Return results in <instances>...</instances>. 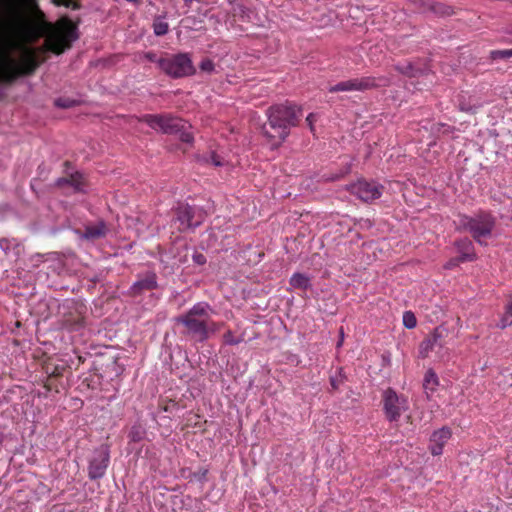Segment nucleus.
<instances>
[{"instance_id":"obj_1","label":"nucleus","mask_w":512,"mask_h":512,"mask_svg":"<svg viewBox=\"0 0 512 512\" xmlns=\"http://www.w3.org/2000/svg\"><path fill=\"white\" fill-rule=\"evenodd\" d=\"M21 28L0 8V83H11L37 67L35 51L18 44Z\"/></svg>"},{"instance_id":"obj_2","label":"nucleus","mask_w":512,"mask_h":512,"mask_svg":"<svg viewBox=\"0 0 512 512\" xmlns=\"http://www.w3.org/2000/svg\"><path fill=\"white\" fill-rule=\"evenodd\" d=\"M268 126L273 131L270 132L264 127L266 137L276 139L272 146L279 147L289 136L290 129L297 126L302 117V109L294 103L286 102L284 104H275L267 109Z\"/></svg>"},{"instance_id":"obj_3","label":"nucleus","mask_w":512,"mask_h":512,"mask_svg":"<svg viewBox=\"0 0 512 512\" xmlns=\"http://www.w3.org/2000/svg\"><path fill=\"white\" fill-rule=\"evenodd\" d=\"M158 66L165 74L175 79L190 76L196 72L188 53L161 57Z\"/></svg>"},{"instance_id":"obj_4","label":"nucleus","mask_w":512,"mask_h":512,"mask_svg":"<svg viewBox=\"0 0 512 512\" xmlns=\"http://www.w3.org/2000/svg\"><path fill=\"white\" fill-rule=\"evenodd\" d=\"M390 84V79L386 76H365L361 78H353L338 82L328 88L330 93L350 92V91H366L379 87H386Z\"/></svg>"},{"instance_id":"obj_5","label":"nucleus","mask_w":512,"mask_h":512,"mask_svg":"<svg viewBox=\"0 0 512 512\" xmlns=\"http://www.w3.org/2000/svg\"><path fill=\"white\" fill-rule=\"evenodd\" d=\"M139 121L146 123L150 128L163 134H177L181 127L186 125V121L171 114H145L139 118Z\"/></svg>"},{"instance_id":"obj_6","label":"nucleus","mask_w":512,"mask_h":512,"mask_svg":"<svg viewBox=\"0 0 512 512\" xmlns=\"http://www.w3.org/2000/svg\"><path fill=\"white\" fill-rule=\"evenodd\" d=\"M77 27L67 24L62 28L53 30L46 38L47 49L57 55L71 47V43L78 39Z\"/></svg>"},{"instance_id":"obj_7","label":"nucleus","mask_w":512,"mask_h":512,"mask_svg":"<svg viewBox=\"0 0 512 512\" xmlns=\"http://www.w3.org/2000/svg\"><path fill=\"white\" fill-rule=\"evenodd\" d=\"M383 412L389 422H397L402 413L409 409L407 397L388 388L382 394Z\"/></svg>"},{"instance_id":"obj_8","label":"nucleus","mask_w":512,"mask_h":512,"mask_svg":"<svg viewBox=\"0 0 512 512\" xmlns=\"http://www.w3.org/2000/svg\"><path fill=\"white\" fill-rule=\"evenodd\" d=\"M110 464V446L101 444L95 448L88 460V477L90 480H99L106 474Z\"/></svg>"},{"instance_id":"obj_9","label":"nucleus","mask_w":512,"mask_h":512,"mask_svg":"<svg viewBox=\"0 0 512 512\" xmlns=\"http://www.w3.org/2000/svg\"><path fill=\"white\" fill-rule=\"evenodd\" d=\"M384 187L375 182L364 179L351 184L350 192L364 202L374 201L382 196Z\"/></svg>"},{"instance_id":"obj_10","label":"nucleus","mask_w":512,"mask_h":512,"mask_svg":"<svg viewBox=\"0 0 512 512\" xmlns=\"http://www.w3.org/2000/svg\"><path fill=\"white\" fill-rule=\"evenodd\" d=\"M158 288L157 275L153 271H146L137 275V280L130 286L129 295L138 297L148 291Z\"/></svg>"},{"instance_id":"obj_11","label":"nucleus","mask_w":512,"mask_h":512,"mask_svg":"<svg viewBox=\"0 0 512 512\" xmlns=\"http://www.w3.org/2000/svg\"><path fill=\"white\" fill-rule=\"evenodd\" d=\"M206 322L205 319L194 318L185 314L177 318V323L184 325L187 334L192 335L198 342L207 340Z\"/></svg>"},{"instance_id":"obj_12","label":"nucleus","mask_w":512,"mask_h":512,"mask_svg":"<svg viewBox=\"0 0 512 512\" xmlns=\"http://www.w3.org/2000/svg\"><path fill=\"white\" fill-rule=\"evenodd\" d=\"M445 329L436 327L419 345V358L425 359L429 353L436 348H442L444 345Z\"/></svg>"},{"instance_id":"obj_13","label":"nucleus","mask_w":512,"mask_h":512,"mask_svg":"<svg viewBox=\"0 0 512 512\" xmlns=\"http://www.w3.org/2000/svg\"><path fill=\"white\" fill-rule=\"evenodd\" d=\"M452 437V430L448 426H443L435 430L429 439V451L433 456H439L443 453L445 444Z\"/></svg>"},{"instance_id":"obj_14","label":"nucleus","mask_w":512,"mask_h":512,"mask_svg":"<svg viewBox=\"0 0 512 512\" xmlns=\"http://www.w3.org/2000/svg\"><path fill=\"white\" fill-rule=\"evenodd\" d=\"M56 186L60 188L70 187L74 193H85L86 192V182L84 176L75 172L71 174L69 177L59 178L56 181Z\"/></svg>"},{"instance_id":"obj_15","label":"nucleus","mask_w":512,"mask_h":512,"mask_svg":"<svg viewBox=\"0 0 512 512\" xmlns=\"http://www.w3.org/2000/svg\"><path fill=\"white\" fill-rule=\"evenodd\" d=\"M195 213V208L188 204L179 203L177 207L172 210V221L179 224H201V221L196 220L192 223Z\"/></svg>"},{"instance_id":"obj_16","label":"nucleus","mask_w":512,"mask_h":512,"mask_svg":"<svg viewBox=\"0 0 512 512\" xmlns=\"http://www.w3.org/2000/svg\"><path fill=\"white\" fill-rule=\"evenodd\" d=\"M107 226H84V230L80 228L74 229L81 242L93 243L106 234Z\"/></svg>"},{"instance_id":"obj_17","label":"nucleus","mask_w":512,"mask_h":512,"mask_svg":"<svg viewBox=\"0 0 512 512\" xmlns=\"http://www.w3.org/2000/svg\"><path fill=\"white\" fill-rule=\"evenodd\" d=\"M455 248L457 253L458 261L471 262L476 259L473 243L468 238H462L455 241Z\"/></svg>"},{"instance_id":"obj_18","label":"nucleus","mask_w":512,"mask_h":512,"mask_svg":"<svg viewBox=\"0 0 512 512\" xmlns=\"http://www.w3.org/2000/svg\"><path fill=\"white\" fill-rule=\"evenodd\" d=\"M61 325L67 330L79 331L84 327V319L76 311L68 314L64 313L61 318Z\"/></svg>"},{"instance_id":"obj_19","label":"nucleus","mask_w":512,"mask_h":512,"mask_svg":"<svg viewBox=\"0 0 512 512\" xmlns=\"http://www.w3.org/2000/svg\"><path fill=\"white\" fill-rule=\"evenodd\" d=\"M213 313L212 307L206 302H198L194 304L186 313L190 317L199 319H209L210 314Z\"/></svg>"},{"instance_id":"obj_20","label":"nucleus","mask_w":512,"mask_h":512,"mask_svg":"<svg viewBox=\"0 0 512 512\" xmlns=\"http://www.w3.org/2000/svg\"><path fill=\"white\" fill-rule=\"evenodd\" d=\"M289 284L293 289L307 291L312 288L311 278L300 272L292 274L289 279Z\"/></svg>"},{"instance_id":"obj_21","label":"nucleus","mask_w":512,"mask_h":512,"mask_svg":"<svg viewBox=\"0 0 512 512\" xmlns=\"http://www.w3.org/2000/svg\"><path fill=\"white\" fill-rule=\"evenodd\" d=\"M466 228L467 226H462ZM473 238L481 245H486L485 238L491 236V226H468Z\"/></svg>"},{"instance_id":"obj_22","label":"nucleus","mask_w":512,"mask_h":512,"mask_svg":"<svg viewBox=\"0 0 512 512\" xmlns=\"http://www.w3.org/2000/svg\"><path fill=\"white\" fill-rule=\"evenodd\" d=\"M439 385V380L437 374L429 369L424 376L423 387L426 392H434L436 387Z\"/></svg>"},{"instance_id":"obj_23","label":"nucleus","mask_w":512,"mask_h":512,"mask_svg":"<svg viewBox=\"0 0 512 512\" xmlns=\"http://www.w3.org/2000/svg\"><path fill=\"white\" fill-rule=\"evenodd\" d=\"M395 70L403 75L415 77L421 70L416 67L412 62L399 63L394 66Z\"/></svg>"},{"instance_id":"obj_24","label":"nucleus","mask_w":512,"mask_h":512,"mask_svg":"<svg viewBox=\"0 0 512 512\" xmlns=\"http://www.w3.org/2000/svg\"><path fill=\"white\" fill-rule=\"evenodd\" d=\"M198 161L203 163H211L216 167H222L226 164L225 159L217 154L215 151L210 152L208 155H202L198 157Z\"/></svg>"},{"instance_id":"obj_25","label":"nucleus","mask_w":512,"mask_h":512,"mask_svg":"<svg viewBox=\"0 0 512 512\" xmlns=\"http://www.w3.org/2000/svg\"><path fill=\"white\" fill-rule=\"evenodd\" d=\"M146 435V429L140 424L135 423L128 434V437L131 442L137 443L142 441L145 438Z\"/></svg>"},{"instance_id":"obj_26","label":"nucleus","mask_w":512,"mask_h":512,"mask_svg":"<svg viewBox=\"0 0 512 512\" xmlns=\"http://www.w3.org/2000/svg\"><path fill=\"white\" fill-rule=\"evenodd\" d=\"M347 380L346 375L344 374L343 368H337L334 375H331L329 378L331 389L336 391L339 390L340 386L344 384Z\"/></svg>"},{"instance_id":"obj_27","label":"nucleus","mask_w":512,"mask_h":512,"mask_svg":"<svg viewBox=\"0 0 512 512\" xmlns=\"http://www.w3.org/2000/svg\"><path fill=\"white\" fill-rule=\"evenodd\" d=\"M153 31L156 36H164L169 31V25L164 16L156 17L153 22Z\"/></svg>"},{"instance_id":"obj_28","label":"nucleus","mask_w":512,"mask_h":512,"mask_svg":"<svg viewBox=\"0 0 512 512\" xmlns=\"http://www.w3.org/2000/svg\"><path fill=\"white\" fill-rule=\"evenodd\" d=\"M512 325V300L506 305L505 312L501 317L497 326L501 329H505Z\"/></svg>"},{"instance_id":"obj_29","label":"nucleus","mask_w":512,"mask_h":512,"mask_svg":"<svg viewBox=\"0 0 512 512\" xmlns=\"http://www.w3.org/2000/svg\"><path fill=\"white\" fill-rule=\"evenodd\" d=\"M496 219L492 217L489 213H483L479 219H469L465 224H495Z\"/></svg>"},{"instance_id":"obj_30","label":"nucleus","mask_w":512,"mask_h":512,"mask_svg":"<svg viewBox=\"0 0 512 512\" xmlns=\"http://www.w3.org/2000/svg\"><path fill=\"white\" fill-rule=\"evenodd\" d=\"M403 325L407 328V329H413L416 327L417 325V319L414 315L413 312L411 311H405L403 313Z\"/></svg>"},{"instance_id":"obj_31","label":"nucleus","mask_w":512,"mask_h":512,"mask_svg":"<svg viewBox=\"0 0 512 512\" xmlns=\"http://www.w3.org/2000/svg\"><path fill=\"white\" fill-rule=\"evenodd\" d=\"M243 341V337H235L231 330H228L223 335V342L225 345H238Z\"/></svg>"},{"instance_id":"obj_32","label":"nucleus","mask_w":512,"mask_h":512,"mask_svg":"<svg viewBox=\"0 0 512 512\" xmlns=\"http://www.w3.org/2000/svg\"><path fill=\"white\" fill-rule=\"evenodd\" d=\"M188 129H189V125L186 122V125L184 127H181V130L176 135L179 136V139L182 142L192 143L193 140H194V137H193L192 133Z\"/></svg>"},{"instance_id":"obj_33","label":"nucleus","mask_w":512,"mask_h":512,"mask_svg":"<svg viewBox=\"0 0 512 512\" xmlns=\"http://www.w3.org/2000/svg\"><path fill=\"white\" fill-rule=\"evenodd\" d=\"M224 326L223 322H214L208 321L206 322V330H207V340L209 339L211 334L216 333Z\"/></svg>"},{"instance_id":"obj_34","label":"nucleus","mask_w":512,"mask_h":512,"mask_svg":"<svg viewBox=\"0 0 512 512\" xmlns=\"http://www.w3.org/2000/svg\"><path fill=\"white\" fill-rule=\"evenodd\" d=\"M458 105H459V109L461 111L467 112V113H475L477 111V109L481 106L480 103L470 104V103H466L464 100H460Z\"/></svg>"},{"instance_id":"obj_35","label":"nucleus","mask_w":512,"mask_h":512,"mask_svg":"<svg viewBox=\"0 0 512 512\" xmlns=\"http://www.w3.org/2000/svg\"><path fill=\"white\" fill-rule=\"evenodd\" d=\"M491 58L492 59H507L512 57V49H505V50H494L491 51Z\"/></svg>"},{"instance_id":"obj_36","label":"nucleus","mask_w":512,"mask_h":512,"mask_svg":"<svg viewBox=\"0 0 512 512\" xmlns=\"http://www.w3.org/2000/svg\"><path fill=\"white\" fill-rule=\"evenodd\" d=\"M76 104V101L73 100V99H70V98H63V97H60V98H57L55 100V105L59 108H70V107H73L74 105Z\"/></svg>"},{"instance_id":"obj_37","label":"nucleus","mask_w":512,"mask_h":512,"mask_svg":"<svg viewBox=\"0 0 512 512\" xmlns=\"http://www.w3.org/2000/svg\"><path fill=\"white\" fill-rule=\"evenodd\" d=\"M53 3L57 6H65L66 8H71L73 10L78 9L80 6L74 0H53Z\"/></svg>"},{"instance_id":"obj_38","label":"nucleus","mask_w":512,"mask_h":512,"mask_svg":"<svg viewBox=\"0 0 512 512\" xmlns=\"http://www.w3.org/2000/svg\"><path fill=\"white\" fill-rule=\"evenodd\" d=\"M16 245L17 243L15 242V240H9L7 238L0 239V248L5 252H8L12 247Z\"/></svg>"},{"instance_id":"obj_39","label":"nucleus","mask_w":512,"mask_h":512,"mask_svg":"<svg viewBox=\"0 0 512 512\" xmlns=\"http://www.w3.org/2000/svg\"><path fill=\"white\" fill-rule=\"evenodd\" d=\"M193 263L199 266H203L207 263V258L200 252H194L192 255Z\"/></svg>"},{"instance_id":"obj_40","label":"nucleus","mask_w":512,"mask_h":512,"mask_svg":"<svg viewBox=\"0 0 512 512\" xmlns=\"http://www.w3.org/2000/svg\"><path fill=\"white\" fill-rule=\"evenodd\" d=\"M214 67L215 66L213 61L208 58L202 60L200 63V69L204 72L211 73L212 71H214Z\"/></svg>"},{"instance_id":"obj_41","label":"nucleus","mask_w":512,"mask_h":512,"mask_svg":"<svg viewBox=\"0 0 512 512\" xmlns=\"http://www.w3.org/2000/svg\"><path fill=\"white\" fill-rule=\"evenodd\" d=\"M317 114L315 113H310L307 117H306V123H307V126L309 127L310 131L312 133H314L315 131V128H314V123L317 121Z\"/></svg>"},{"instance_id":"obj_42","label":"nucleus","mask_w":512,"mask_h":512,"mask_svg":"<svg viewBox=\"0 0 512 512\" xmlns=\"http://www.w3.org/2000/svg\"><path fill=\"white\" fill-rule=\"evenodd\" d=\"M145 58L150 62H155L158 64V61L161 57H158L156 53L149 51L145 54Z\"/></svg>"},{"instance_id":"obj_43","label":"nucleus","mask_w":512,"mask_h":512,"mask_svg":"<svg viewBox=\"0 0 512 512\" xmlns=\"http://www.w3.org/2000/svg\"><path fill=\"white\" fill-rule=\"evenodd\" d=\"M459 263H463V262L462 261H458L457 257H455V258H452V259L449 260V262L447 263L446 267L447 268H451V267L457 266Z\"/></svg>"},{"instance_id":"obj_44","label":"nucleus","mask_w":512,"mask_h":512,"mask_svg":"<svg viewBox=\"0 0 512 512\" xmlns=\"http://www.w3.org/2000/svg\"><path fill=\"white\" fill-rule=\"evenodd\" d=\"M12 209L7 205L0 206V214H10L12 213Z\"/></svg>"},{"instance_id":"obj_45","label":"nucleus","mask_w":512,"mask_h":512,"mask_svg":"<svg viewBox=\"0 0 512 512\" xmlns=\"http://www.w3.org/2000/svg\"><path fill=\"white\" fill-rule=\"evenodd\" d=\"M197 474L199 475L198 479L200 481H204L206 478L207 470H202V471L198 472Z\"/></svg>"},{"instance_id":"obj_46","label":"nucleus","mask_w":512,"mask_h":512,"mask_svg":"<svg viewBox=\"0 0 512 512\" xmlns=\"http://www.w3.org/2000/svg\"><path fill=\"white\" fill-rule=\"evenodd\" d=\"M35 256H36V257H38V258H41V257H43L44 255H42V254H36Z\"/></svg>"},{"instance_id":"obj_47","label":"nucleus","mask_w":512,"mask_h":512,"mask_svg":"<svg viewBox=\"0 0 512 512\" xmlns=\"http://www.w3.org/2000/svg\"><path fill=\"white\" fill-rule=\"evenodd\" d=\"M97 224L102 225V224H104V222L103 221H99Z\"/></svg>"}]
</instances>
